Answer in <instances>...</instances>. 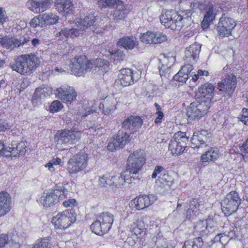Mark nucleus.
Returning <instances> with one entry per match:
<instances>
[{"label": "nucleus", "mask_w": 248, "mask_h": 248, "mask_svg": "<svg viewBox=\"0 0 248 248\" xmlns=\"http://www.w3.org/2000/svg\"><path fill=\"white\" fill-rule=\"evenodd\" d=\"M88 154L83 150L71 158L67 163V170L70 174H76L83 170L87 165Z\"/></svg>", "instance_id": "nucleus-9"}, {"label": "nucleus", "mask_w": 248, "mask_h": 248, "mask_svg": "<svg viewBox=\"0 0 248 248\" xmlns=\"http://www.w3.org/2000/svg\"><path fill=\"white\" fill-rule=\"evenodd\" d=\"M57 137L56 148L62 151L78 142L80 139L81 133L78 131L63 130L59 131Z\"/></svg>", "instance_id": "nucleus-6"}, {"label": "nucleus", "mask_w": 248, "mask_h": 248, "mask_svg": "<svg viewBox=\"0 0 248 248\" xmlns=\"http://www.w3.org/2000/svg\"><path fill=\"white\" fill-rule=\"evenodd\" d=\"M24 40L17 39L14 37L8 38L7 37L0 38V44L3 47L6 49H14L16 47L24 45Z\"/></svg>", "instance_id": "nucleus-33"}, {"label": "nucleus", "mask_w": 248, "mask_h": 248, "mask_svg": "<svg viewBox=\"0 0 248 248\" xmlns=\"http://www.w3.org/2000/svg\"><path fill=\"white\" fill-rule=\"evenodd\" d=\"M98 5L100 8H107L108 5V0H99Z\"/></svg>", "instance_id": "nucleus-58"}, {"label": "nucleus", "mask_w": 248, "mask_h": 248, "mask_svg": "<svg viewBox=\"0 0 248 248\" xmlns=\"http://www.w3.org/2000/svg\"><path fill=\"white\" fill-rule=\"evenodd\" d=\"M108 213H103L91 225V229L96 234L103 235L108 231Z\"/></svg>", "instance_id": "nucleus-20"}, {"label": "nucleus", "mask_w": 248, "mask_h": 248, "mask_svg": "<svg viewBox=\"0 0 248 248\" xmlns=\"http://www.w3.org/2000/svg\"><path fill=\"white\" fill-rule=\"evenodd\" d=\"M193 69V67L192 64H187L184 65L173 76L172 80V82H173L172 84L179 86L185 83Z\"/></svg>", "instance_id": "nucleus-23"}, {"label": "nucleus", "mask_w": 248, "mask_h": 248, "mask_svg": "<svg viewBox=\"0 0 248 248\" xmlns=\"http://www.w3.org/2000/svg\"><path fill=\"white\" fill-rule=\"evenodd\" d=\"M216 224L215 220L210 217L205 220H200L194 225L193 232L202 237L207 235L214 232Z\"/></svg>", "instance_id": "nucleus-14"}, {"label": "nucleus", "mask_w": 248, "mask_h": 248, "mask_svg": "<svg viewBox=\"0 0 248 248\" xmlns=\"http://www.w3.org/2000/svg\"><path fill=\"white\" fill-rule=\"evenodd\" d=\"M200 139V137L199 136H194L192 139V143H194V144H196V142L197 141H198L199 142V144L198 145H197L196 146H195V147H198V148H199L200 147V145H205V146H207V144H205V142L204 140H203L202 139Z\"/></svg>", "instance_id": "nucleus-55"}, {"label": "nucleus", "mask_w": 248, "mask_h": 248, "mask_svg": "<svg viewBox=\"0 0 248 248\" xmlns=\"http://www.w3.org/2000/svg\"><path fill=\"white\" fill-rule=\"evenodd\" d=\"M207 110V105L196 100L187 107L186 115L190 119L199 120L206 113Z\"/></svg>", "instance_id": "nucleus-15"}, {"label": "nucleus", "mask_w": 248, "mask_h": 248, "mask_svg": "<svg viewBox=\"0 0 248 248\" xmlns=\"http://www.w3.org/2000/svg\"><path fill=\"white\" fill-rule=\"evenodd\" d=\"M154 105L156 109L155 114L157 115L155 120V124H159L162 122L164 117V113L162 111L161 108L158 103H155Z\"/></svg>", "instance_id": "nucleus-46"}, {"label": "nucleus", "mask_w": 248, "mask_h": 248, "mask_svg": "<svg viewBox=\"0 0 248 248\" xmlns=\"http://www.w3.org/2000/svg\"><path fill=\"white\" fill-rule=\"evenodd\" d=\"M76 219L75 213L65 210L54 216L52 218L51 222L56 232L62 233L75 222Z\"/></svg>", "instance_id": "nucleus-5"}, {"label": "nucleus", "mask_w": 248, "mask_h": 248, "mask_svg": "<svg viewBox=\"0 0 248 248\" xmlns=\"http://www.w3.org/2000/svg\"><path fill=\"white\" fill-rule=\"evenodd\" d=\"M197 75H198L199 77L202 76H208L209 75V72L206 70L199 69L197 72Z\"/></svg>", "instance_id": "nucleus-60"}, {"label": "nucleus", "mask_w": 248, "mask_h": 248, "mask_svg": "<svg viewBox=\"0 0 248 248\" xmlns=\"http://www.w3.org/2000/svg\"><path fill=\"white\" fill-rule=\"evenodd\" d=\"M204 4L199 1L191 3L190 7L192 9L182 11V14L173 9L162 10L159 16L161 23L166 28L173 31H180L183 28H187L191 24V16L195 8L202 10Z\"/></svg>", "instance_id": "nucleus-1"}, {"label": "nucleus", "mask_w": 248, "mask_h": 248, "mask_svg": "<svg viewBox=\"0 0 248 248\" xmlns=\"http://www.w3.org/2000/svg\"><path fill=\"white\" fill-rule=\"evenodd\" d=\"M125 58V54L124 52L117 50L114 52H110L109 59L111 62L117 64L121 62Z\"/></svg>", "instance_id": "nucleus-39"}, {"label": "nucleus", "mask_w": 248, "mask_h": 248, "mask_svg": "<svg viewBox=\"0 0 248 248\" xmlns=\"http://www.w3.org/2000/svg\"><path fill=\"white\" fill-rule=\"evenodd\" d=\"M95 22V16L92 15L82 17L77 16L73 21L74 28L71 29H64L62 30L58 34L59 39L65 40L68 37L78 36L83 32L93 26Z\"/></svg>", "instance_id": "nucleus-3"}, {"label": "nucleus", "mask_w": 248, "mask_h": 248, "mask_svg": "<svg viewBox=\"0 0 248 248\" xmlns=\"http://www.w3.org/2000/svg\"><path fill=\"white\" fill-rule=\"evenodd\" d=\"M241 203V200L238 193L232 190L221 201V210L225 216L229 217L237 211Z\"/></svg>", "instance_id": "nucleus-7"}, {"label": "nucleus", "mask_w": 248, "mask_h": 248, "mask_svg": "<svg viewBox=\"0 0 248 248\" xmlns=\"http://www.w3.org/2000/svg\"><path fill=\"white\" fill-rule=\"evenodd\" d=\"M39 40L37 38L33 39L31 41L32 45L34 46H36L39 44Z\"/></svg>", "instance_id": "nucleus-62"}, {"label": "nucleus", "mask_w": 248, "mask_h": 248, "mask_svg": "<svg viewBox=\"0 0 248 248\" xmlns=\"http://www.w3.org/2000/svg\"><path fill=\"white\" fill-rule=\"evenodd\" d=\"M62 164L63 161L60 158H53L49 160L48 163L45 165V167L47 168L49 171L53 172L56 170V166L62 165Z\"/></svg>", "instance_id": "nucleus-41"}, {"label": "nucleus", "mask_w": 248, "mask_h": 248, "mask_svg": "<svg viewBox=\"0 0 248 248\" xmlns=\"http://www.w3.org/2000/svg\"><path fill=\"white\" fill-rule=\"evenodd\" d=\"M166 169L162 166L157 165L155 167L154 171L151 175L152 179H155L158 175L162 174Z\"/></svg>", "instance_id": "nucleus-52"}, {"label": "nucleus", "mask_w": 248, "mask_h": 248, "mask_svg": "<svg viewBox=\"0 0 248 248\" xmlns=\"http://www.w3.org/2000/svg\"><path fill=\"white\" fill-rule=\"evenodd\" d=\"M73 185L72 182L57 185L53 190L44 192L40 199V204L45 207L54 205L66 198L68 192L71 190L68 186Z\"/></svg>", "instance_id": "nucleus-4"}, {"label": "nucleus", "mask_w": 248, "mask_h": 248, "mask_svg": "<svg viewBox=\"0 0 248 248\" xmlns=\"http://www.w3.org/2000/svg\"><path fill=\"white\" fill-rule=\"evenodd\" d=\"M50 239L47 238H40L38 239L34 244V246H30L29 248H50Z\"/></svg>", "instance_id": "nucleus-42"}, {"label": "nucleus", "mask_w": 248, "mask_h": 248, "mask_svg": "<svg viewBox=\"0 0 248 248\" xmlns=\"http://www.w3.org/2000/svg\"><path fill=\"white\" fill-rule=\"evenodd\" d=\"M156 200L153 195L141 194L132 200L129 206L132 210H142L152 205Z\"/></svg>", "instance_id": "nucleus-13"}, {"label": "nucleus", "mask_w": 248, "mask_h": 248, "mask_svg": "<svg viewBox=\"0 0 248 248\" xmlns=\"http://www.w3.org/2000/svg\"><path fill=\"white\" fill-rule=\"evenodd\" d=\"M216 14L214 13L213 7H210L205 13L202 22V26L203 29H207L211 23L215 19Z\"/></svg>", "instance_id": "nucleus-37"}, {"label": "nucleus", "mask_w": 248, "mask_h": 248, "mask_svg": "<svg viewBox=\"0 0 248 248\" xmlns=\"http://www.w3.org/2000/svg\"><path fill=\"white\" fill-rule=\"evenodd\" d=\"M54 5L56 10L63 16L72 13L74 9L70 0H55Z\"/></svg>", "instance_id": "nucleus-28"}, {"label": "nucleus", "mask_w": 248, "mask_h": 248, "mask_svg": "<svg viewBox=\"0 0 248 248\" xmlns=\"http://www.w3.org/2000/svg\"><path fill=\"white\" fill-rule=\"evenodd\" d=\"M190 76H192V80L194 82H196L199 78V77L197 74H194L193 75H190L189 77Z\"/></svg>", "instance_id": "nucleus-63"}, {"label": "nucleus", "mask_w": 248, "mask_h": 248, "mask_svg": "<svg viewBox=\"0 0 248 248\" xmlns=\"http://www.w3.org/2000/svg\"><path fill=\"white\" fill-rule=\"evenodd\" d=\"M109 9H113L111 14L115 20L124 19L129 11L121 0H109Z\"/></svg>", "instance_id": "nucleus-22"}, {"label": "nucleus", "mask_w": 248, "mask_h": 248, "mask_svg": "<svg viewBox=\"0 0 248 248\" xmlns=\"http://www.w3.org/2000/svg\"><path fill=\"white\" fill-rule=\"evenodd\" d=\"M243 199L248 202V186H246L243 190Z\"/></svg>", "instance_id": "nucleus-59"}, {"label": "nucleus", "mask_w": 248, "mask_h": 248, "mask_svg": "<svg viewBox=\"0 0 248 248\" xmlns=\"http://www.w3.org/2000/svg\"><path fill=\"white\" fill-rule=\"evenodd\" d=\"M56 97L61 100L64 103H71L75 100L77 93L73 87L62 85L58 88L55 93Z\"/></svg>", "instance_id": "nucleus-19"}, {"label": "nucleus", "mask_w": 248, "mask_h": 248, "mask_svg": "<svg viewBox=\"0 0 248 248\" xmlns=\"http://www.w3.org/2000/svg\"><path fill=\"white\" fill-rule=\"evenodd\" d=\"M200 49L196 45H192L187 48L186 54L187 58H192L193 60H196L199 57Z\"/></svg>", "instance_id": "nucleus-40"}, {"label": "nucleus", "mask_w": 248, "mask_h": 248, "mask_svg": "<svg viewBox=\"0 0 248 248\" xmlns=\"http://www.w3.org/2000/svg\"><path fill=\"white\" fill-rule=\"evenodd\" d=\"M12 199L6 192H0V217L8 213L11 209Z\"/></svg>", "instance_id": "nucleus-29"}, {"label": "nucleus", "mask_w": 248, "mask_h": 248, "mask_svg": "<svg viewBox=\"0 0 248 248\" xmlns=\"http://www.w3.org/2000/svg\"><path fill=\"white\" fill-rule=\"evenodd\" d=\"M235 26V21L225 14H223L219 18L216 27L217 36L219 37L224 38L232 35V31Z\"/></svg>", "instance_id": "nucleus-11"}, {"label": "nucleus", "mask_w": 248, "mask_h": 248, "mask_svg": "<svg viewBox=\"0 0 248 248\" xmlns=\"http://www.w3.org/2000/svg\"><path fill=\"white\" fill-rule=\"evenodd\" d=\"M200 203L199 200L192 198L189 201V207L186 211V217L190 219L199 214L200 211Z\"/></svg>", "instance_id": "nucleus-35"}, {"label": "nucleus", "mask_w": 248, "mask_h": 248, "mask_svg": "<svg viewBox=\"0 0 248 248\" xmlns=\"http://www.w3.org/2000/svg\"><path fill=\"white\" fill-rule=\"evenodd\" d=\"M41 14L33 17L30 22V25L33 28L37 27H43V24L42 23Z\"/></svg>", "instance_id": "nucleus-50"}, {"label": "nucleus", "mask_w": 248, "mask_h": 248, "mask_svg": "<svg viewBox=\"0 0 248 248\" xmlns=\"http://www.w3.org/2000/svg\"><path fill=\"white\" fill-rule=\"evenodd\" d=\"M238 118L244 124L248 125V108H243Z\"/></svg>", "instance_id": "nucleus-51"}, {"label": "nucleus", "mask_w": 248, "mask_h": 248, "mask_svg": "<svg viewBox=\"0 0 248 248\" xmlns=\"http://www.w3.org/2000/svg\"><path fill=\"white\" fill-rule=\"evenodd\" d=\"M5 9L0 7V23H4L8 20V16L6 15Z\"/></svg>", "instance_id": "nucleus-54"}, {"label": "nucleus", "mask_w": 248, "mask_h": 248, "mask_svg": "<svg viewBox=\"0 0 248 248\" xmlns=\"http://www.w3.org/2000/svg\"><path fill=\"white\" fill-rule=\"evenodd\" d=\"M40 13L43 12L50 8L53 1L51 0H39Z\"/></svg>", "instance_id": "nucleus-48"}, {"label": "nucleus", "mask_w": 248, "mask_h": 248, "mask_svg": "<svg viewBox=\"0 0 248 248\" xmlns=\"http://www.w3.org/2000/svg\"><path fill=\"white\" fill-rule=\"evenodd\" d=\"M55 71L60 73L65 72V71L62 70V68H59L58 67L55 68Z\"/></svg>", "instance_id": "nucleus-64"}, {"label": "nucleus", "mask_w": 248, "mask_h": 248, "mask_svg": "<svg viewBox=\"0 0 248 248\" xmlns=\"http://www.w3.org/2000/svg\"><path fill=\"white\" fill-rule=\"evenodd\" d=\"M69 67L73 74L80 76L89 69V61L85 56L73 58L70 60Z\"/></svg>", "instance_id": "nucleus-17"}, {"label": "nucleus", "mask_w": 248, "mask_h": 248, "mask_svg": "<svg viewBox=\"0 0 248 248\" xmlns=\"http://www.w3.org/2000/svg\"><path fill=\"white\" fill-rule=\"evenodd\" d=\"M118 46L126 50H132L139 45V43L133 36H124L120 38L117 43Z\"/></svg>", "instance_id": "nucleus-31"}, {"label": "nucleus", "mask_w": 248, "mask_h": 248, "mask_svg": "<svg viewBox=\"0 0 248 248\" xmlns=\"http://www.w3.org/2000/svg\"><path fill=\"white\" fill-rule=\"evenodd\" d=\"M131 140L130 135L123 130H120L109 142V151L123 148Z\"/></svg>", "instance_id": "nucleus-18"}, {"label": "nucleus", "mask_w": 248, "mask_h": 248, "mask_svg": "<svg viewBox=\"0 0 248 248\" xmlns=\"http://www.w3.org/2000/svg\"><path fill=\"white\" fill-rule=\"evenodd\" d=\"M237 84L236 77L232 74H227L221 82L217 84V89L229 97L232 96Z\"/></svg>", "instance_id": "nucleus-12"}, {"label": "nucleus", "mask_w": 248, "mask_h": 248, "mask_svg": "<svg viewBox=\"0 0 248 248\" xmlns=\"http://www.w3.org/2000/svg\"><path fill=\"white\" fill-rule=\"evenodd\" d=\"M108 180V177L107 175H103L101 177L99 181V185L101 186L105 187L107 185V181Z\"/></svg>", "instance_id": "nucleus-57"}, {"label": "nucleus", "mask_w": 248, "mask_h": 248, "mask_svg": "<svg viewBox=\"0 0 248 248\" xmlns=\"http://www.w3.org/2000/svg\"><path fill=\"white\" fill-rule=\"evenodd\" d=\"M203 242L201 237L185 241L183 248H202Z\"/></svg>", "instance_id": "nucleus-38"}, {"label": "nucleus", "mask_w": 248, "mask_h": 248, "mask_svg": "<svg viewBox=\"0 0 248 248\" xmlns=\"http://www.w3.org/2000/svg\"><path fill=\"white\" fill-rule=\"evenodd\" d=\"M135 73L130 68H123L119 71L117 82L124 87L133 84L137 78L134 77Z\"/></svg>", "instance_id": "nucleus-24"}, {"label": "nucleus", "mask_w": 248, "mask_h": 248, "mask_svg": "<svg viewBox=\"0 0 248 248\" xmlns=\"http://www.w3.org/2000/svg\"><path fill=\"white\" fill-rule=\"evenodd\" d=\"M139 221L133 222L129 226V231L131 233V236L136 237L137 241H140L145 234V228L143 225Z\"/></svg>", "instance_id": "nucleus-30"}, {"label": "nucleus", "mask_w": 248, "mask_h": 248, "mask_svg": "<svg viewBox=\"0 0 248 248\" xmlns=\"http://www.w3.org/2000/svg\"><path fill=\"white\" fill-rule=\"evenodd\" d=\"M63 108V104L59 100L53 101L49 106V111L51 113L57 112Z\"/></svg>", "instance_id": "nucleus-47"}, {"label": "nucleus", "mask_w": 248, "mask_h": 248, "mask_svg": "<svg viewBox=\"0 0 248 248\" xmlns=\"http://www.w3.org/2000/svg\"><path fill=\"white\" fill-rule=\"evenodd\" d=\"M40 64V58L34 53H30L17 57L10 67L20 74L27 75L33 73Z\"/></svg>", "instance_id": "nucleus-2"}, {"label": "nucleus", "mask_w": 248, "mask_h": 248, "mask_svg": "<svg viewBox=\"0 0 248 248\" xmlns=\"http://www.w3.org/2000/svg\"><path fill=\"white\" fill-rule=\"evenodd\" d=\"M143 124V120L140 117L135 115H130L122 124V126L130 134H136L141 128Z\"/></svg>", "instance_id": "nucleus-21"}, {"label": "nucleus", "mask_w": 248, "mask_h": 248, "mask_svg": "<svg viewBox=\"0 0 248 248\" xmlns=\"http://www.w3.org/2000/svg\"><path fill=\"white\" fill-rule=\"evenodd\" d=\"M42 23L43 27L56 24L58 22L59 16L52 12H46L41 14Z\"/></svg>", "instance_id": "nucleus-36"}, {"label": "nucleus", "mask_w": 248, "mask_h": 248, "mask_svg": "<svg viewBox=\"0 0 248 248\" xmlns=\"http://www.w3.org/2000/svg\"><path fill=\"white\" fill-rule=\"evenodd\" d=\"M62 205L65 208H73L78 206V202L75 199H68L63 202Z\"/></svg>", "instance_id": "nucleus-53"}, {"label": "nucleus", "mask_w": 248, "mask_h": 248, "mask_svg": "<svg viewBox=\"0 0 248 248\" xmlns=\"http://www.w3.org/2000/svg\"><path fill=\"white\" fill-rule=\"evenodd\" d=\"M140 40L141 42L146 44H156L165 41L167 40V37L162 33L156 34L153 32L147 31L141 34Z\"/></svg>", "instance_id": "nucleus-26"}, {"label": "nucleus", "mask_w": 248, "mask_h": 248, "mask_svg": "<svg viewBox=\"0 0 248 248\" xmlns=\"http://www.w3.org/2000/svg\"><path fill=\"white\" fill-rule=\"evenodd\" d=\"M215 87L214 85L209 82L202 84L198 89L196 93L197 100L206 104L210 103L215 94Z\"/></svg>", "instance_id": "nucleus-16"}, {"label": "nucleus", "mask_w": 248, "mask_h": 248, "mask_svg": "<svg viewBox=\"0 0 248 248\" xmlns=\"http://www.w3.org/2000/svg\"><path fill=\"white\" fill-rule=\"evenodd\" d=\"M13 125L8 123L7 121L3 120H0V135H3V132H7L11 130L10 132L12 134H14L15 133L14 131L15 130L12 129Z\"/></svg>", "instance_id": "nucleus-44"}, {"label": "nucleus", "mask_w": 248, "mask_h": 248, "mask_svg": "<svg viewBox=\"0 0 248 248\" xmlns=\"http://www.w3.org/2000/svg\"><path fill=\"white\" fill-rule=\"evenodd\" d=\"M26 148V143L23 141L18 143L16 148L9 146L6 147L3 152V156L6 157H10L12 159L19 155H23L27 151Z\"/></svg>", "instance_id": "nucleus-27"}, {"label": "nucleus", "mask_w": 248, "mask_h": 248, "mask_svg": "<svg viewBox=\"0 0 248 248\" xmlns=\"http://www.w3.org/2000/svg\"><path fill=\"white\" fill-rule=\"evenodd\" d=\"M146 158L140 150L134 151L128 157L126 170L130 174H136L145 163Z\"/></svg>", "instance_id": "nucleus-10"}, {"label": "nucleus", "mask_w": 248, "mask_h": 248, "mask_svg": "<svg viewBox=\"0 0 248 248\" xmlns=\"http://www.w3.org/2000/svg\"><path fill=\"white\" fill-rule=\"evenodd\" d=\"M158 180L160 183L167 184L171 181V177L169 175L168 171L165 170L164 172L158 176Z\"/></svg>", "instance_id": "nucleus-49"}, {"label": "nucleus", "mask_w": 248, "mask_h": 248, "mask_svg": "<svg viewBox=\"0 0 248 248\" xmlns=\"http://www.w3.org/2000/svg\"><path fill=\"white\" fill-rule=\"evenodd\" d=\"M89 69L96 70L98 68L103 73H107L108 71V64L107 60L99 58L95 60L89 61Z\"/></svg>", "instance_id": "nucleus-34"}, {"label": "nucleus", "mask_w": 248, "mask_h": 248, "mask_svg": "<svg viewBox=\"0 0 248 248\" xmlns=\"http://www.w3.org/2000/svg\"><path fill=\"white\" fill-rule=\"evenodd\" d=\"M8 237L6 234H0V248L4 247L6 244L8 243Z\"/></svg>", "instance_id": "nucleus-56"}, {"label": "nucleus", "mask_w": 248, "mask_h": 248, "mask_svg": "<svg viewBox=\"0 0 248 248\" xmlns=\"http://www.w3.org/2000/svg\"><path fill=\"white\" fill-rule=\"evenodd\" d=\"M227 237L224 233H220L215 236L214 238V242L211 246V248H221L223 244L222 238Z\"/></svg>", "instance_id": "nucleus-45"}, {"label": "nucleus", "mask_w": 248, "mask_h": 248, "mask_svg": "<svg viewBox=\"0 0 248 248\" xmlns=\"http://www.w3.org/2000/svg\"><path fill=\"white\" fill-rule=\"evenodd\" d=\"M219 156L218 150L211 147L201 156L200 161L203 163H209L215 161Z\"/></svg>", "instance_id": "nucleus-32"}, {"label": "nucleus", "mask_w": 248, "mask_h": 248, "mask_svg": "<svg viewBox=\"0 0 248 248\" xmlns=\"http://www.w3.org/2000/svg\"><path fill=\"white\" fill-rule=\"evenodd\" d=\"M39 0H29L26 3L27 8L34 13H40Z\"/></svg>", "instance_id": "nucleus-43"}, {"label": "nucleus", "mask_w": 248, "mask_h": 248, "mask_svg": "<svg viewBox=\"0 0 248 248\" xmlns=\"http://www.w3.org/2000/svg\"><path fill=\"white\" fill-rule=\"evenodd\" d=\"M85 111L84 112L80 113L79 114V115H81L82 117H85L87 116V115L90 114L91 113H92V110L90 109H88V110H85Z\"/></svg>", "instance_id": "nucleus-61"}, {"label": "nucleus", "mask_w": 248, "mask_h": 248, "mask_svg": "<svg viewBox=\"0 0 248 248\" xmlns=\"http://www.w3.org/2000/svg\"><path fill=\"white\" fill-rule=\"evenodd\" d=\"M52 93V89L49 86H41L37 88L33 93L32 103L37 107L42 104V102Z\"/></svg>", "instance_id": "nucleus-25"}, {"label": "nucleus", "mask_w": 248, "mask_h": 248, "mask_svg": "<svg viewBox=\"0 0 248 248\" xmlns=\"http://www.w3.org/2000/svg\"><path fill=\"white\" fill-rule=\"evenodd\" d=\"M189 138L186 132L178 131L175 133L169 145V151L172 155L178 156L183 153L187 146Z\"/></svg>", "instance_id": "nucleus-8"}]
</instances>
